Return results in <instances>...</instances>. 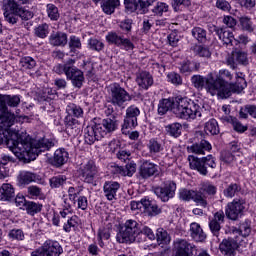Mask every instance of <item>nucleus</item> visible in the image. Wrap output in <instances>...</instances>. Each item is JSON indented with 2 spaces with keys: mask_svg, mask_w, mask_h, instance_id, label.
Returning <instances> with one entry per match:
<instances>
[{
  "mask_svg": "<svg viewBox=\"0 0 256 256\" xmlns=\"http://www.w3.org/2000/svg\"><path fill=\"white\" fill-rule=\"evenodd\" d=\"M231 93H241L245 87H247V81L241 76H237V80L234 84H228Z\"/></svg>",
  "mask_w": 256,
  "mask_h": 256,
  "instance_id": "473e14b6",
  "label": "nucleus"
},
{
  "mask_svg": "<svg viewBox=\"0 0 256 256\" xmlns=\"http://www.w3.org/2000/svg\"><path fill=\"white\" fill-rule=\"evenodd\" d=\"M143 207L144 211H146V213H148L149 215H159V213H161V209L159 208V206L155 202L147 198L143 199Z\"/></svg>",
  "mask_w": 256,
  "mask_h": 256,
  "instance_id": "2f4dec72",
  "label": "nucleus"
},
{
  "mask_svg": "<svg viewBox=\"0 0 256 256\" xmlns=\"http://www.w3.org/2000/svg\"><path fill=\"white\" fill-rule=\"evenodd\" d=\"M211 149H213L211 143L205 139H202L200 142H196L187 147L188 153H195V155H205V153H209Z\"/></svg>",
  "mask_w": 256,
  "mask_h": 256,
  "instance_id": "412c9836",
  "label": "nucleus"
},
{
  "mask_svg": "<svg viewBox=\"0 0 256 256\" xmlns=\"http://www.w3.org/2000/svg\"><path fill=\"white\" fill-rule=\"evenodd\" d=\"M65 127L67 133L73 135V133H77V127H79V120L73 118L72 116H66Z\"/></svg>",
  "mask_w": 256,
  "mask_h": 256,
  "instance_id": "e433bc0d",
  "label": "nucleus"
},
{
  "mask_svg": "<svg viewBox=\"0 0 256 256\" xmlns=\"http://www.w3.org/2000/svg\"><path fill=\"white\" fill-rule=\"evenodd\" d=\"M29 3V0H7L4 4V17L8 23H17V14L22 9L21 5Z\"/></svg>",
  "mask_w": 256,
  "mask_h": 256,
  "instance_id": "9d476101",
  "label": "nucleus"
},
{
  "mask_svg": "<svg viewBox=\"0 0 256 256\" xmlns=\"http://www.w3.org/2000/svg\"><path fill=\"white\" fill-rule=\"evenodd\" d=\"M117 127H119V122L115 118H106L101 123L87 126L84 134L85 143L93 145L95 141L103 139L107 133L117 131Z\"/></svg>",
  "mask_w": 256,
  "mask_h": 256,
  "instance_id": "7ed1b4c3",
  "label": "nucleus"
},
{
  "mask_svg": "<svg viewBox=\"0 0 256 256\" xmlns=\"http://www.w3.org/2000/svg\"><path fill=\"white\" fill-rule=\"evenodd\" d=\"M141 115V111L135 105H132L126 109V115L124 117V122L121 126V131L123 135H129V129H135L139 123L137 122V117Z\"/></svg>",
  "mask_w": 256,
  "mask_h": 256,
  "instance_id": "9b49d317",
  "label": "nucleus"
},
{
  "mask_svg": "<svg viewBox=\"0 0 256 256\" xmlns=\"http://www.w3.org/2000/svg\"><path fill=\"white\" fill-rule=\"evenodd\" d=\"M78 175L84 183L93 184L95 183V179L99 177V170L97 169L95 162L88 161L79 167Z\"/></svg>",
  "mask_w": 256,
  "mask_h": 256,
  "instance_id": "ddd939ff",
  "label": "nucleus"
},
{
  "mask_svg": "<svg viewBox=\"0 0 256 256\" xmlns=\"http://www.w3.org/2000/svg\"><path fill=\"white\" fill-rule=\"evenodd\" d=\"M240 192L241 186L237 183H231L223 191L224 196L227 197L228 199H233V197H235V195H237Z\"/></svg>",
  "mask_w": 256,
  "mask_h": 256,
  "instance_id": "4c0bfd02",
  "label": "nucleus"
},
{
  "mask_svg": "<svg viewBox=\"0 0 256 256\" xmlns=\"http://www.w3.org/2000/svg\"><path fill=\"white\" fill-rule=\"evenodd\" d=\"M171 6L175 13H179V11H181V6L191 7V0H172Z\"/></svg>",
  "mask_w": 256,
  "mask_h": 256,
  "instance_id": "bf43d9fd",
  "label": "nucleus"
},
{
  "mask_svg": "<svg viewBox=\"0 0 256 256\" xmlns=\"http://www.w3.org/2000/svg\"><path fill=\"white\" fill-rule=\"evenodd\" d=\"M111 231V224L99 228L98 239H104L107 241L111 237Z\"/></svg>",
  "mask_w": 256,
  "mask_h": 256,
  "instance_id": "052dcab7",
  "label": "nucleus"
},
{
  "mask_svg": "<svg viewBox=\"0 0 256 256\" xmlns=\"http://www.w3.org/2000/svg\"><path fill=\"white\" fill-rule=\"evenodd\" d=\"M46 14L50 21L61 19V13H59V8L55 4L46 5Z\"/></svg>",
  "mask_w": 256,
  "mask_h": 256,
  "instance_id": "c9c22d12",
  "label": "nucleus"
},
{
  "mask_svg": "<svg viewBox=\"0 0 256 256\" xmlns=\"http://www.w3.org/2000/svg\"><path fill=\"white\" fill-rule=\"evenodd\" d=\"M172 111L178 119H197L201 117L203 109L199 104L188 100L187 97L177 96L161 99L158 103V115H165L167 112Z\"/></svg>",
  "mask_w": 256,
  "mask_h": 256,
  "instance_id": "f03ea898",
  "label": "nucleus"
},
{
  "mask_svg": "<svg viewBox=\"0 0 256 256\" xmlns=\"http://www.w3.org/2000/svg\"><path fill=\"white\" fill-rule=\"evenodd\" d=\"M183 129V125L181 123H172L165 126L166 133L170 135V137H174L177 139V137L181 136V131Z\"/></svg>",
  "mask_w": 256,
  "mask_h": 256,
  "instance_id": "72a5a7b5",
  "label": "nucleus"
},
{
  "mask_svg": "<svg viewBox=\"0 0 256 256\" xmlns=\"http://www.w3.org/2000/svg\"><path fill=\"white\" fill-rule=\"evenodd\" d=\"M227 65L231 69H237V65H249L247 52L239 50L237 46H234L231 56L227 58Z\"/></svg>",
  "mask_w": 256,
  "mask_h": 256,
  "instance_id": "dca6fc26",
  "label": "nucleus"
},
{
  "mask_svg": "<svg viewBox=\"0 0 256 256\" xmlns=\"http://www.w3.org/2000/svg\"><path fill=\"white\" fill-rule=\"evenodd\" d=\"M67 159H69V153L61 148L55 151L52 164L54 167H62V165H65Z\"/></svg>",
  "mask_w": 256,
  "mask_h": 256,
  "instance_id": "c756f323",
  "label": "nucleus"
},
{
  "mask_svg": "<svg viewBox=\"0 0 256 256\" xmlns=\"http://www.w3.org/2000/svg\"><path fill=\"white\" fill-rule=\"evenodd\" d=\"M20 64L24 69H34L37 66V62L32 57L26 56L21 58Z\"/></svg>",
  "mask_w": 256,
  "mask_h": 256,
  "instance_id": "680f3d73",
  "label": "nucleus"
},
{
  "mask_svg": "<svg viewBox=\"0 0 256 256\" xmlns=\"http://www.w3.org/2000/svg\"><path fill=\"white\" fill-rule=\"evenodd\" d=\"M159 173V167L157 164L150 161H144L139 167V175L142 179H149Z\"/></svg>",
  "mask_w": 256,
  "mask_h": 256,
  "instance_id": "aec40b11",
  "label": "nucleus"
},
{
  "mask_svg": "<svg viewBox=\"0 0 256 256\" xmlns=\"http://www.w3.org/2000/svg\"><path fill=\"white\" fill-rule=\"evenodd\" d=\"M239 22L244 31H253V22H251V18L242 16L239 18Z\"/></svg>",
  "mask_w": 256,
  "mask_h": 256,
  "instance_id": "0e129e2a",
  "label": "nucleus"
},
{
  "mask_svg": "<svg viewBox=\"0 0 256 256\" xmlns=\"http://www.w3.org/2000/svg\"><path fill=\"white\" fill-rule=\"evenodd\" d=\"M138 87L140 89H143L144 91H147L150 87H153V75H151L148 71H140L136 74L135 79Z\"/></svg>",
  "mask_w": 256,
  "mask_h": 256,
  "instance_id": "6ab92c4d",
  "label": "nucleus"
},
{
  "mask_svg": "<svg viewBox=\"0 0 256 256\" xmlns=\"http://www.w3.org/2000/svg\"><path fill=\"white\" fill-rule=\"evenodd\" d=\"M66 111L68 113V117H76L77 119L83 117V108L76 104H68Z\"/></svg>",
  "mask_w": 256,
  "mask_h": 256,
  "instance_id": "58836bf2",
  "label": "nucleus"
},
{
  "mask_svg": "<svg viewBox=\"0 0 256 256\" xmlns=\"http://www.w3.org/2000/svg\"><path fill=\"white\" fill-rule=\"evenodd\" d=\"M153 193L157 196L158 199L167 203L169 199L175 197V191H177V184L173 181L164 182L161 186H155L152 188Z\"/></svg>",
  "mask_w": 256,
  "mask_h": 256,
  "instance_id": "f8f14e48",
  "label": "nucleus"
},
{
  "mask_svg": "<svg viewBox=\"0 0 256 256\" xmlns=\"http://www.w3.org/2000/svg\"><path fill=\"white\" fill-rule=\"evenodd\" d=\"M156 239L158 243H161L163 245L171 243V236H169V233H167L166 230L163 228H159L157 230Z\"/></svg>",
  "mask_w": 256,
  "mask_h": 256,
  "instance_id": "49530a36",
  "label": "nucleus"
},
{
  "mask_svg": "<svg viewBox=\"0 0 256 256\" xmlns=\"http://www.w3.org/2000/svg\"><path fill=\"white\" fill-rule=\"evenodd\" d=\"M109 103L118 109H125L129 101H133V96L121 87L119 83H112L108 87Z\"/></svg>",
  "mask_w": 256,
  "mask_h": 256,
  "instance_id": "39448f33",
  "label": "nucleus"
},
{
  "mask_svg": "<svg viewBox=\"0 0 256 256\" xmlns=\"http://www.w3.org/2000/svg\"><path fill=\"white\" fill-rule=\"evenodd\" d=\"M61 223L63 225V231H65V233H71V229H75L77 225H79V222H77V216H72Z\"/></svg>",
  "mask_w": 256,
  "mask_h": 256,
  "instance_id": "a18cd8bd",
  "label": "nucleus"
},
{
  "mask_svg": "<svg viewBox=\"0 0 256 256\" xmlns=\"http://www.w3.org/2000/svg\"><path fill=\"white\" fill-rule=\"evenodd\" d=\"M69 49L72 53H75L77 49H81V38L75 35L70 36L69 42Z\"/></svg>",
  "mask_w": 256,
  "mask_h": 256,
  "instance_id": "13d9d810",
  "label": "nucleus"
},
{
  "mask_svg": "<svg viewBox=\"0 0 256 256\" xmlns=\"http://www.w3.org/2000/svg\"><path fill=\"white\" fill-rule=\"evenodd\" d=\"M121 5L119 0H103L101 2V9L106 15H113L115 9Z\"/></svg>",
  "mask_w": 256,
  "mask_h": 256,
  "instance_id": "7c9ffc66",
  "label": "nucleus"
},
{
  "mask_svg": "<svg viewBox=\"0 0 256 256\" xmlns=\"http://www.w3.org/2000/svg\"><path fill=\"white\" fill-rule=\"evenodd\" d=\"M28 195L31 199H44L45 194L43 190L39 188V186H29L28 187Z\"/></svg>",
  "mask_w": 256,
  "mask_h": 256,
  "instance_id": "09e8293b",
  "label": "nucleus"
},
{
  "mask_svg": "<svg viewBox=\"0 0 256 256\" xmlns=\"http://www.w3.org/2000/svg\"><path fill=\"white\" fill-rule=\"evenodd\" d=\"M6 144L20 161H29L33 155L49 151L55 144L51 140H23L17 130H7L0 124V145Z\"/></svg>",
  "mask_w": 256,
  "mask_h": 256,
  "instance_id": "f257e3e1",
  "label": "nucleus"
},
{
  "mask_svg": "<svg viewBox=\"0 0 256 256\" xmlns=\"http://www.w3.org/2000/svg\"><path fill=\"white\" fill-rule=\"evenodd\" d=\"M8 237L16 241H23V239H25V233H23L21 229H12L8 233Z\"/></svg>",
  "mask_w": 256,
  "mask_h": 256,
  "instance_id": "e2e57ef3",
  "label": "nucleus"
},
{
  "mask_svg": "<svg viewBox=\"0 0 256 256\" xmlns=\"http://www.w3.org/2000/svg\"><path fill=\"white\" fill-rule=\"evenodd\" d=\"M15 199V188L13 185L4 183L0 187V201H13Z\"/></svg>",
  "mask_w": 256,
  "mask_h": 256,
  "instance_id": "cd10ccee",
  "label": "nucleus"
},
{
  "mask_svg": "<svg viewBox=\"0 0 256 256\" xmlns=\"http://www.w3.org/2000/svg\"><path fill=\"white\" fill-rule=\"evenodd\" d=\"M66 78L71 81L73 87H76L77 89H81V87H83L85 76L83 75V71L75 67L74 64H71L70 68L66 72Z\"/></svg>",
  "mask_w": 256,
  "mask_h": 256,
  "instance_id": "a211bd4d",
  "label": "nucleus"
},
{
  "mask_svg": "<svg viewBox=\"0 0 256 256\" xmlns=\"http://www.w3.org/2000/svg\"><path fill=\"white\" fill-rule=\"evenodd\" d=\"M194 53L195 55H198V57H203L204 59L211 58V50H209V48L205 46H201V45L195 46Z\"/></svg>",
  "mask_w": 256,
  "mask_h": 256,
  "instance_id": "603ef678",
  "label": "nucleus"
},
{
  "mask_svg": "<svg viewBox=\"0 0 256 256\" xmlns=\"http://www.w3.org/2000/svg\"><path fill=\"white\" fill-rule=\"evenodd\" d=\"M34 33L36 37H39L40 39H45V37L49 35V25L46 23L40 24L38 27L35 28Z\"/></svg>",
  "mask_w": 256,
  "mask_h": 256,
  "instance_id": "5fc2aeb1",
  "label": "nucleus"
},
{
  "mask_svg": "<svg viewBox=\"0 0 256 256\" xmlns=\"http://www.w3.org/2000/svg\"><path fill=\"white\" fill-rule=\"evenodd\" d=\"M239 248V244L233 238L224 239L220 243V251L226 256H235V252Z\"/></svg>",
  "mask_w": 256,
  "mask_h": 256,
  "instance_id": "5701e85b",
  "label": "nucleus"
},
{
  "mask_svg": "<svg viewBox=\"0 0 256 256\" xmlns=\"http://www.w3.org/2000/svg\"><path fill=\"white\" fill-rule=\"evenodd\" d=\"M243 211H245V200L236 198L227 204L225 214L231 221H237L239 217H242Z\"/></svg>",
  "mask_w": 256,
  "mask_h": 256,
  "instance_id": "4468645a",
  "label": "nucleus"
},
{
  "mask_svg": "<svg viewBox=\"0 0 256 256\" xmlns=\"http://www.w3.org/2000/svg\"><path fill=\"white\" fill-rule=\"evenodd\" d=\"M43 205L39 203H35L33 201H28L26 206L24 207L25 211H27L28 215H36V213H40Z\"/></svg>",
  "mask_w": 256,
  "mask_h": 256,
  "instance_id": "de8ad7c7",
  "label": "nucleus"
},
{
  "mask_svg": "<svg viewBox=\"0 0 256 256\" xmlns=\"http://www.w3.org/2000/svg\"><path fill=\"white\" fill-rule=\"evenodd\" d=\"M17 21L22 19V21H29V19H33V12L25 9V8H20V11L16 14Z\"/></svg>",
  "mask_w": 256,
  "mask_h": 256,
  "instance_id": "69168bd1",
  "label": "nucleus"
},
{
  "mask_svg": "<svg viewBox=\"0 0 256 256\" xmlns=\"http://www.w3.org/2000/svg\"><path fill=\"white\" fill-rule=\"evenodd\" d=\"M113 171L116 175H121V177H133L135 171H137V164L130 162L125 166H115Z\"/></svg>",
  "mask_w": 256,
  "mask_h": 256,
  "instance_id": "393cba45",
  "label": "nucleus"
},
{
  "mask_svg": "<svg viewBox=\"0 0 256 256\" xmlns=\"http://www.w3.org/2000/svg\"><path fill=\"white\" fill-rule=\"evenodd\" d=\"M237 231L239 235H242V237H249V235H251V221L245 220L244 222L240 223Z\"/></svg>",
  "mask_w": 256,
  "mask_h": 256,
  "instance_id": "3c124183",
  "label": "nucleus"
},
{
  "mask_svg": "<svg viewBox=\"0 0 256 256\" xmlns=\"http://www.w3.org/2000/svg\"><path fill=\"white\" fill-rule=\"evenodd\" d=\"M190 235L197 243H201L207 239V235L203 232L201 225L195 222L190 225Z\"/></svg>",
  "mask_w": 256,
  "mask_h": 256,
  "instance_id": "bb28decb",
  "label": "nucleus"
},
{
  "mask_svg": "<svg viewBox=\"0 0 256 256\" xmlns=\"http://www.w3.org/2000/svg\"><path fill=\"white\" fill-rule=\"evenodd\" d=\"M191 35L198 43H205L207 41V30L199 26L192 28Z\"/></svg>",
  "mask_w": 256,
  "mask_h": 256,
  "instance_id": "f704fd0d",
  "label": "nucleus"
},
{
  "mask_svg": "<svg viewBox=\"0 0 256 256\" xmlns=\"http://www.w3.org/2000/svg\"><path fill=\"white\" fill-rule=\"evenodd\" d=\"M179 199L182 201H195L197 205H200V207H207V199H205V196H203V193L193 191V190H187L185 188L180 189L179 191Z\"/></svg>",
  "mask_w": 256,
  "mask_h": 256,
  "instance_id": "2eb2a0df",
  "label": "nucleus"
},
{
  "mask_svg": "<svg viewBox=\"0 0 256 256\" xmlns=\"http://www.w3.org/2000/svg\"><path fill=\"white\" fill-rule=\"evenodd\" d=\"M204 131L207 133V135H218L219 133V123H217V120L211 119L208 122L205 123Z\"/></svg>",
  "mask_w": 256,
  "mask_h": 256,
  "instance_id": "79ce46f5",
  "label": "nucleus"
},
{
  "mask_svg": "<svg viewBox=\"0 0 256 256\" xmlns=\"http://www.w3.org/2000/svg\"><path fill=\"white\" fill-rule=\"evenodd\" d=\"M89 49L92 51H103L105 49V44L96 38H90L88 41Z\"/></svg>",
  "mask_w": 256,
  "mask_h": 256,
  "instance_id": "4d7b16f0",
  "label": "nucleus"
},
{
  "mask_svg": "<svg viewBox=\"0 0 256 256\" xmlns=\"http://www.w3.org/2000/svg\"><path fill=\"white\" fill-rule=\"evenodd\" d=\"M122 40L123 36L117 34L116 32H109L106 36V41L112 45H116L117 47H121Z\"/></svg>",
  "mask_w": 256,
  "mask_h": 256,
  "instance_id": "864d4df0",
  "label": "nucleus"
},
{
  "mask_svg": "<svg viewBox=\"0 0 256 256\" xmlns=\"http://www.w3.org/2000/svg\"><path fill=\"white\" fill-rule=\"evenodd\" d=\"M51 189H59L67 183V176L58 175L49 179Z\"/></svg>",
  "mask_w": 256,
  "mask_h": 256,
  "instance_id": "ea45409f",
  "label": "nucleus"
},
{
  "mask_svg": "<svg viewBox=\"0 0 256 256\" xmlns=\"http://www.w3.org/2000/svg\"><path fill=\"white\" fill-rule=\"evenodd\" d=\"M231 79H233V75L229 70H220L216 77L213 74L214 89L217 97H220V99L231 97V88H229V81Z\"/></svg>",
  "mask_w": 256,
  "mask_h": 256,
  "instance_id": "423d86ee",
  "label": "nucleus"
},
{
  "mask_svg": "<svg viewBox=\"0 0 256 256\" xmlns=\"http://www.w3.org/2000/svg\"><path fill=\"white\" fill-rule=\"evenodd\" d=\"M153 3H155V0H138L137 10L147 13V8L151 7Z\"/></svg>",
  "mask_w": 256,
  "mask_h": 256,
  "instance_id": "774afa93",
  "label": "nucleus"
},
{
  "mask_svg": "<svg viewBox=\"0 0 256 256\" xmlns=\"http://www.w3.org/2000/svg\"><path fill=\"white\" fill-rule=\"evenodd\" d=\"M175 250V256H189L193 253V244L188 243L187 240H177Z\"/></svg>",
  "mask_w": 256,
  "mask_h": 256,
  "instance_id": "a878e982",
  "label": "nucleus"
},
{
  "mask_svg": "<svg viewBox=\"0 0 256 256\" xmlns=\"http://www.w3.org/2000/svg\"><path fill=\"white\" fill-rule=\"evenodd\" d=\"M49 40L54 47H65L67 45V34L65 32H54L50 35Z\"/></svg>",
  "mask_w": 256,
  "mask_h": 256,
  "instance_id": "c85d7f7f",
  "label": "nucleus"
},
{
  "mask_svg": "<svg viewBox=\"0 0 256 256\" xmlns=\"http://www.w3.org/2000/svg\"><path fill=\"white\" fill-rule=\"evenodd\" d=\"M168 83H172V85H175L178 87L179 85H183V78L179 73L176 72H170L167 75Z\"/></svg>",
  "mask_w": 256,
  "mask_h": 256,
  "instance_id": "6e6d98bb",
  "label": "nucleus"
},
{
  "mask_svg": "<svg viewBox=\"0 0 256 256\" xmlns=\"http://www.w3.org/2000/svg\"><path fill=\"white\" fill-rule=\"evenodd\" d=\"M35 179H37V175L33 172L21 171L19 174V183L22 185H29V183H33Z\"/></svg>",
  "mask_w": 256,
  "mask_h": 256,
  "instance_id": "a19ab883",
  "label": "nucleus"
},
{
  "mask_svg": "<svg viewBox=\"0 0 256 256\" xmlns=\"http://www.w3.org/2000/svg\"><path fill=\"white\" fill-rule=\"evenodd\" d=\"M71 65H75V60L69 59L65 64H57L54 66L53 71L57 73V75H63V73L67 75Z\"/></svg>",
  "mask_w": 256,
  "mask_h": 256,
  "instance_id": "c03bdc74",
  "label": "nucleus"
},
{
  "mask_svg": "<svg viewBox=\"0 0 256 256\" xmlns=\"http://www.w3.org/2000/svg\"><path fill=\"white\" fill-rule=\"evenodd\" d=\"M151 11L154 17H163V13H167L169 11V5L165 2H157Z\"/></svg>",
  "mask_w": 256,
  "mask_h": 256,
  "instance_id": "37998d69",
  "label": "nucleus"
},
{
  "mask_svg": "<svg viewBox=\"0 0 256 256\" xmlns=\"http://www.w3.org/2000/svg\"><path fill=\"white\" fill-rule=\"evenodd\" d=\"M147 148L152 154L161 153V151H163V146L161 145V142L157 141V139L155 138L149 140Z\"/></svg>",
  "mask_w": 256,
  "mask_h": 256,
  "instance_id": "8fccbe9b",
  "label": "nucleus"
},
{
  "mask_svg": "<svg viewBox=\"0 0 256 256\" xmlns=\"http://www.w3.org/2000/svg\"><path fill=\"white\" fill-rule=\"evenodd\" d=\"M188 162L190 165V169L198 171L200 175L206 176L209 174V169H207V166H205V161L203 160V158H198L196 156L189 155Z\"/></svg>",
  "mask_w": 256,
  "mask_h": 256,
  "instance_id": "4be33fe9",
  "label": "nucleus"
},
{
  "mask_svg": "<svg viewBox=\"0 0 256 256\" xmlns=\"http://www.w3.org/2000/svg\"><path fill=\"white\" fill-rule=\"evenodd\" d=\"M191 83L195 89H198V91H203V89H206V93H209V95L212 97L217 95L215 91V84L213 82V72H210L207 77L201 75H193L191 77Z\"/></svg>",
  "mask_w": 256,
  "mask_h": 256,
  "instance_id": "6e6552de",
  "label": "nucleus"
},
{
  "mask_svg": "<svg viewBox=\"0 0 256 256\" xmlns=\"http://www.w3.org/2000/svg\"><path fill=\"white\" fill-rule=\"evenodd\" d=\"M63 247L55 240H46L37 250L31 252V256H61Z\"/></svg>",
  "mask_w": 256,
  "mask_h": 256,
  "instance_id": "1a4fd4ad",
  "label": "nucleus"
},
{
  "mask_svg": "<svg viewBox=\"0 0 256 256\" xmlns=\"http://www.w3.org/2000/svg\"><path fill=\"white\" fill-rule=\"evenodd\" d=\"M215 35H217L218 39L226 45V47H237L239 45V40L235 39V35L231 30L225 28H218L216 26L213 27Z\"/></svg>",
  "mask_w": 256,
  "mask_h": 256,
  "instance_id": "f3484780",
  "label": "nucleus"
},
{
  "mask_svg": "<svg viewBox=\"0 0 256 256\" xmlns=\"http://www.w3.org/2000/svg\"><path fill=\"white\" fill-rule=\"evenodd\" d=\"M119 189H121V184H119V182H105L103 186V191L106 199L108 201H114V199H117V191H119Z\"/></svg>",
  "mask_w": 256,
  "mask_h": 256,
  "instance_id": "b1692460",
  "label": "nucleus"
},
{
  "mask_svg": "<svg viewBox=\"0 0 256 256\" xmlns=\"http://www.w3.org/2000/svg\"><path fill=\"white\" fill-rule=\"evenodd\" d=\"M141 234V226L133 219L127 220L120 229L119 243H135Z\"/></svg>",
  "mask_w": 256,
  "mask_h": 256,
  "instance_id": "0eeeda50",
  "label": "nucleus"
},
{
  "mask_svg": "<svg viewBox=\"0 0 256 256\" xmlns=\"http://www.w3.org/2000/svg\"><path fill=\"white\" fill-rule=\"evenodd\" d=\"M21 103L19 95H1L0 94V125L6 131H11V127L15 125V114L7 111L8 107H17Z\"/></svg>",
  "mask_w": 256,
  "mask_h": 256,
  "instance_id": "20e7f679",
  "label": "nucleus"
},
{
  "mask_svg": "<svg viewBox=\"0 0 256 256\" xmlns=\"http://www.w3.org/2000/svg\"><path fill=\"white\" fill-rule=\"evenodd\" d=\"M216 9H219L220 11H224L226 13H229L231 11V3L227 0H216L215 4Z\"/></svg>",
  "mask_w": 256,
  "mask_h": 256,
  "instance_id": "338daca9",
  "label": "nucleus"
}]
</instances>
